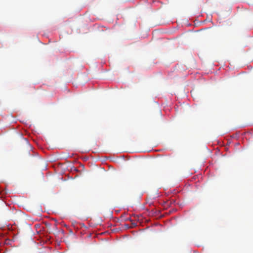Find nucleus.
I'll list each match as a JSON object with an SVG mask.
<instances>
[{
    "label": "nucleus",
    "instance_id": "1",
    "mask_svg": "<svg viewBox=\"0 0 253 253\" xmlns=\"http://www.w3.org/2000/svg\"><path fill=\"white\" fill-rule=\"evenodd\" d=\"M132 224L133 226H134L136 225V223H132Z\"/></svg>",
    "mask_w": 253,
    "mask_h": 253
},
{
    "label": "nucleus",
    "instance_id": "2",
    "mask_svg": "<svg viewBox=\"0 0 253 253\" xmlns=\"http://www.w3.org/2000/svg\"><path fill=\"white\" fill-rule=\"evenodd\" d=\"M125 226H126V227H127V228H129V225H128V224H126Z\"/></svg>",
    "mask_w": 253,
    "mask_h": 253
}]
</instances>
